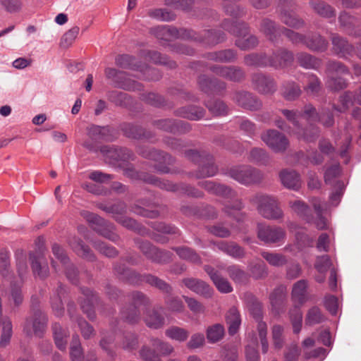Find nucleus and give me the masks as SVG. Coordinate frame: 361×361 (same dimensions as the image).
<instances>
[{
	"mask_svg": "<svg viewBox=\"0 0 361 361\" xmlns=\"http://www.w3.org/2000/svg\"><path fill=\"white\" fill-rule=\"evenodd\" d=\"M114 271L123 279H126L130 283L139 284L142 282H145L151 286L158 288L164 293L169 295L172 293L173 288L171 285L157 276L150 274L140 275L133 270L120 265H115Z\"/></svg>",
	"mask_w": 361,
	"mask_h": 361,
	"instance_id": "nucleus-1",
	"label": "nucleus"
},
{
	"mask_svg": "<svg viewBox=\"0 0 361 361\" xmlns=\"http://www.w3.org/2000/svg\"><path fill=\"white\" fill-rule=\"evenodd\" d=\"M250 201L256 205L258 213L263 218L274 221H279L283 218V212L275 197L257 193L250 197Z\"/></svg>",
	"mask_w": 361,
	"mask_h": 361,
	"instance_id": "nucleus-2",
	"label": "nucleus"
},
{
	"mask_svg": "<svg viewBox=\"0 0 361 361\" xmlns=\"http://www.w3.org/2000/svg\"><path fill=\"white\" fill-rule=\"evenodd\" d=\"M307 281L305 279L297 281L293 286L292 299L297 305L290 311V318L295 334H298L301 330L302 314L299 306L307 300Z\"/></svg>",
	"mask_w": 361,
	"mask_h": 361,
	"instance_id": "nucleus-3",
	"label": "nucleus"
},
{
	"mask_svg": "<svg viewBox=\"0 0 361 361\" xmlns=\"http://www.w3.org/2000/svg\"><path fill=\"white\" fill-rule=\"evenodd\" d=\"M223 27L237 36L235 45L242 50L255 48L258 44V39L252 35H247L248 27L244 23L226 20L223 23Z\"/></svg>",
	"mask_w": 361,
	"mask_h": 361,
	"instance_id": "nucleus-4",
	"label": "nucleus"
},
{
	"mask_svg": "<svg viewBox=\"0 0 361 361\" xmlns=\"http://www.w3.org/2000/svg\"><path fill=\"white\" fill-rule=\"evenodd\" d=\"M185 156L200 164V169L195 174L197 178L213 176L217 173L218 168L214 163L213 157L207 152L190 149L185 152Z\"/></svg>",
	"mask_w": 361,
	"mask_h": 361,
	"instance_id": "nucleus-5",
	"label": "nucleus"
},
{
	"mask_svg": "<svg viewBox=\"0 0 361 361\" xmlns=\"http://www.w3.org/2000/svg\"><path fill=\"white\" fill-rule=\"evenodd\" d=\"M81 215L92 224L93 230L100 235L114 243L119 240V235L115 232L113 224L88 211H82Z\"/></svg>",
	"mask_w": 361,
	"mask_h": 361,
	"instance_id": "nucleus-6",
	"label": "nucleus"
},
{
	"mask_svg": "<svg viewBox=\"0 0 361 361\" xmlns=\"http://www.w3.org/2000/svg\"><path fill=\"white\" fill-rule=\"evenodd\" d=\"M228 173L231 178L245 185L258 183L263 178L259 170L248 165L235 166Z\"/></svg>",
	"mask_w": 361,
	"mask_h": 361,
	"instance_id": "nucleus-7",
	"label": "nucleus"
},
{
	"mask_svg": "<svg viewBox=\"0 0 361 361\" xmlns=\"http://www.w3.org/2000/svg\"><path fill=\"white\" fill-rule=\"evenodd\" d=\"M138 153L143 157L157 162L155 169L161 173H170L169 165L174 163V159L169 154L152 148L140 147Z\"/></svg>",
	"mask_w": 361,
	"mask_h": 361,
	"instance_id": "nucleus-8",
	"label": "nucleus"
},
{
	"mask_svg": "<svg viewBox=\"0 0 361 361\" xmlns=\"http://www.w3.org/2000/svg\"><path fill=\"white\" fill-rule=\"evenodd\" d=\"M132 304L123 307L121 311V318L126 322L134 324L139 321L140 313L139 307L149 303L148 298L141 292H135L131 295Z\"/></svg>",
	"mask_w": 361,
	"mask_h": 361,
	"instance_id": "nucleus-9",
	"label": "nucleus"
},
{
	"mask_svg": "<svg viewBox=\"0 0 361 361\" xmlns=\"http://www.w3.org/2000/svg\"><path fill=\"white\" fill-rule=\"evenodd\" d=\"M257 238L265 243H283L286 237L285 230L277 226L258 224L257 226Z\"/></svg>",
	"mask_w": 361,
	"mask_h": 361,
	"instance_id": "nucleus-10",
	"label": "nucleus"
},
{
	"mask_svg": "<svg viewBox=\"0 0 361 361\" xmlns=\"http://www.w3.org/2000/svg\"><path fill=\"white\" fill-rule=\"evenodd\" d=\"M137 246L142 254L152 262L157 264H167L171 261L172 254L166 250H161L147 241H137Z\"/></svg>",
	"mask_w": 361,
	"mask_h": 361,
	"instance_id": "nucleus-11",
	"label": "nucleus"
},
{
	"mask_svg": "<svg viewBox=\"0 0 361 361\" xmlns=\"http://www.w3.org/2000/svg\"><path fill=\"white\" fill-rule=\"evenodd\" d=\"M124 175L131 178H135L137 176L136 171L132 168L126 169L124 170ZM138 177L146 183L167 191H176L178 188L176 184L166 180H161L152 174L142 173Z\"/></svg>",
	"mask_w": 361,
	"mask_h": 361,
	"instance_id": "nucleus-12",
	"label": "nucleus"
},
{
	"mask_svg": "<svg viewBox=\"0 0 361 361\" xmlns=\"http://www.w3.org/2000/svg\"><path fill=\"white\" fill-rule=\"evenodd\" d=\"M261 138L266 145L276 152H284L289 145L286 137L276 130H268L263 133Z\"/></svg>",
	"mask_w": 361,
	"mask_h": 361,
	"instance_id": "nucleus-13",
	"label": "nucleus"
},
{
	"mask_svg": "<svg viewBox=\"0 0 361 361\" xmlns=\"http://www.w3.org/2000/svg\"><path fill=\"white\" fill-rule=\"evenodd\" d=\"M232 100L239 106L250 111H258L262 106V102L253 94L246 91L233 93Z\"/></svg>",
	"mask_w": 361,
	"mask_h": 361,
	"instance_id": "nucleus-14",
	"label": "nucleus"
},
{
	"mask_svg": "<svg viewBox=\"0 0 361 361\" xmlns=\"http://www.w3.org/2000/svg\"><path fill=\"white\" fill-rule=\"evenodd\" d=\"M47 318L40 311H36L34 314L25 321L23 331L27 336L35 334L41 336L46 326Z\"/></svg>",
	"mask_w": 361,
	"mask_h": 361,
	"instance_id": "nucleus-15",
	"label": "nucleus"
},
{
	"mask_svg": "<svg viewBox=\"0 0 361 361\" xmlns=\"http://www.w3.org/2000/svg\"><path fill=\"white\" fill-rule=\"evenodd\" d=\"M100 151L105 161L111 164H114L118 161H128L133 157L131 151L124 147L104 146Z\"/></svg>",
	"mask_w": 361,
	"mask_h": 361,
	"instance_id": "nucleus-16",
	"label": "nucleus"
},
{
	"mask_svg": "<svg viewBox=\"0 0 361 361\" xmlns=\"http://www.w3.org/2000/svg\"><path fill=\"white\" fill-rule=\"evenodd\" d=\"M153 125L157 129L171 133H184L191 128L189 123L172 118L157 120L153 122Z\"/></svg>",
	"mask_w": 361,
	"mask_h": 361,
	"instance_id": "nucleus-17",
	"label": "nucleus"
},
{
	"mask_svg": "<svg viewBox=\"0 0 361 361\" xmlns=\"http://www.w3.org/2000/svg\"><path fill=\"white\" fill-rule=\"evenodd\" d=\"M185 32L188 37L209 45L216 44L225 40V35L221 31L204 30L201 34H197L192 30Z\"/></svg>",
	"mask_w": 361,
	"mask_h": 361,
	"instance_id": "nucleus-18",
	"label": "nucleus"
},
{
	"mask_svg": "<svg viewBox=\"0 0 361 361\" xmlns=\"http://www.w3.org/2000/svg\"><path fill=\"white\" fill-rule=\"evenodd\" d=\"M252 84L255 90L261 94H271L276 90L274 80L262 73H255L252 76Z\"/></svg>",
	"mask_w": 361,
	"mask_h": 361,
	"instance_id": "nucleus-19",
	"label": "nucleus"
},
{
	"mask_svg": "<svg viewBox=\"0 0 361 361\" xmlns=\"http://www.w3.org/2000/svg\"><path fill=\"white\" fill-rule=\"evenodd\" d=\"M210 70L216 75L233 82H239L245 77L244 71L238 66H213Z\"/></svg>",
	"mask_w": 361,
	"mask_h": 361,
	"instance_id": "nucleus-20",
	"label": "nucleus"
},
{
	"mask_svg": "<svg viewBox=\"0 0 361 361\" xmlns=\"http://www.w3.org/2000/svg\"><path fill=\"white\" fill-rule=\"evenodd\" d=\"M280 4L281 6V11L280 13L281 20L289 27H292L295 29H299L304 26L305 23L303 20L298 18L294 16L292 13L288 11L286 8L293 7L294 2L290 0H281Z\"/></svg>",
	"mask_w": 361,
	"mask_h": 361,
	"instance_id": "nucleus-21",
	"label": "nucleus"
},
{
	"mask_svg": "<svg viewBox=\"0 0 361 361\" xmlns=\"http://www.w3.org/2000/svg\"><path fill=\"white\" fill-rule=\"evenodd\" d=\"M182 283L190 290L203 297L210 298L212 295L213 289L200 279L185 278L182 280Z\"/></svg>",
	"mask_w": 361,
	"mask_h": 361,
	"instance_id": "nucleus-22",
	"label": "nucleus"
},
{
	"mask_svg": "<svg viewBox=\"0 0 361 361\" xmlns=\"http://www.w3.org/2000/svg\"><path fill=\"white\" fill-rule=\"evenodd\" d=\"M198 86L201 91L210 94H216L226 89V84L217 79H210L205 75L198 78Z\"/></svg>",
	"mask_w": 361,
	"mask_h": 361,
	"instance_id": "nucleus-23",
	"label": "nucleus"
},
{
	"mask_svg": "<svg viewBox=\"0 0 361 361\" xmlns=\"http://www.w3.org/2000/svg\"><path fill=\"white\" fill-rule=\"evenodd\" d=\"M341 27L349 35L361 36V27L360 28L358 20L346 12H342L338 17Z\"/></svg>",
	"mask_w": 361,
	"mask_h": 361,
	"instance_id": "nucleus-24",
	"label": "nucleus"
},
{
	"mask_svg": "<svg viewBox=\"0 0 361 361\" xmlns=\"http://www.w3.org/2000/svg\"><path fill=\"white\" fill-rule=\"evenodd\" d=\"M293 54L285 49H279L269 57V66L274 68L288 66L293 61Z\"/></svg>",
	"mask_w": 361,
	"mask_h": 361,
	"instance_id": "nucleus-25",
	"label": "nucleus"
},
{
	"mask_svg": "<svg viewBox=\"0 0 361 361\" xmlns=\"http://www.w3.org/2000/svg\"><path fill=\"white\" fill-rule=\"evenodd\" d=\"M204 271L208 274L219 291L223 293L232 292L233 288L231 284L227 279L222 277L218 271H216L210 266H205Z\"/></svg>",
	"mask_w": 361,
	"mask_h": 361,
	"instance_id": "nucleus-26",
	"label": "nucleus"
},
{
	"mask_svg": "<svg viewBox=\"0 0 361 361\" xmlns=\"http://www.w3.org/2000/svg\"><path fill=\"white\" fill-rule=\"evenodd\" d=\"M87 131V135L92 140L109 142L114 140L113 130L109 126L91 125Z\"/></svg>",
	"mask_w": 361,
	"mask_h": 361,
	"instance_id": "nucleus-27",
	"label": "nucleus"
},
{
	"mask_svg": "<svg viewBox=\"0 0 361 361\" xmlns=\"http://www.w3.org/2000/svg\"><path fill=\"white\" fill-rule=\"evenodd\" d=\"M259 30L270 41L276 42L281 34H283V27L276 25L274 21L264 18L260 23Z\"/></svg>",
	"mask_w": 361,
	"mask_h": 361,
	"instance_id": "nucleus-28",
	"label": "nucleus"
},
{
	"mask_svg": "<svg viewBox=\"0 0 361 361\" xmlns=\"http://www.w3.org/2000/svg\"><path fill=\"white\" fill-rule=\"evenodd\" d=\"M175 115L191 121H198L205 115V110L197 106H186L175 111Z\"/></svg>",
	"mask_w": 361,
	"mask_h": 361,
	"instance_id": "nucleus-29",
	"label": "nucleus"
},
{
	"mask_svg": "<svg viewBox=\"0 0 361 361\" xmlns=\"http://www.w3.org/2000/svg\"><path fill=\"white\" fill-rule=\"evenodd\" d=\"M332 50L340 57H346L353 51V47L348 42L336 34L332 35Z\"/></svg>",
	"mask_w": 361,
	"mask_h": 361,
	"instance_id": "nucleus-30",
	"label": "nucleus"
},
{
	"mask_svg": "<svg viewBox=\"0 0 361 361\" xmlns=\"http://www.w3.org/2000/svg\"><path fill=\"white\" fill-rule=\"evenodd\" d=\"M30 258L34 275L41 279L46 278L49 275V267L44 256L30 254Z\"/></svg>",
	"mask_w": 361,
	"mask_h": 361,
	"instance_id": "nucleus-31",
	"label": "nucleus"
},
{
	"mask_svg": "<svg viewBox=\"0 0 361 361\" xmlns=\"http://www.w3.org/2000/svg\"><path fill=\"white\" fill-rule=\"evenodd\" d=\"M199 185L209 192L224 197H233L235 195L234 191H233L229 187L224 185L216 184L209 180L201 181L199 183Z\"/></svg>",
	"mask_w": 361,
	"mask_h": 361,
	"instance_id": "nucleus-32",
	"label": "nucleus"
},
{
	"mask_svg": "<svg viewBox=\"0 0 361 361\" xmlns=\"http://www.w3.org/2000/svg\"><path fill=\"white\" fill-rule=\"evenodd\" d=\"M121 130L126 137L133 139L145 138L150 140L154 136L151 132L146 131L142 128L131 123L123 124Z\"/></svg>",
	"mask_w": 361,
	"mask_h": 361,
	"instance_id": "nucleus-33",
	"label": "nucleus"
},
{
	"mask_svg": "<svg viewBox=\"0 0 361 361\" xmlns=\"http://www.w3.org/2000/svg\"><path fill=\"white\" fill-rule=\"evenodd\" d=\"M68 243L77 255L89 261H93L95 258L88 246L76 236H71L68 239Z\"/></svg>",
	"mask_w": 361,
	"mask_h": 361,
	"instance_id": "nucleus-34",
	"label": "nucleus"
},
{
	"mask_svg": "<svg viewBox=\"0 0 361 361\" xmlns=\"http://www.w3.org/2000/svg\"><path fill=\"white\" fill-rule=\"evenodd\" d=\"M279 177L281 183L288 189L298 190L300 187V176L294 171L283 170Z\"/></svg>",
	"mask_w": 361,
	"mask_h": 361,
	"instance_id": "nucleus-35",
	"label": "nucleus"
},
{
	"mask_svg": "<svg viewBox=\"0 0 361 361\" xmlns=\"http://www.w3.org/2000/svg\"><path fill=\"white\" fill-rule=\"evenodd\" d=\"M144 321L149 328L153 329L162 328L165 323V319L163 315L155 309L146 312L144 316Z\"/></svg>",
	"mask_w": 361,
	"mask_h": 361,
	"instance_id": "nucleus-36",
	"label": "nucleus"
},
{
	"mask_svg": "<svg viewBox=\"0 0 361 361\" xmlns=\"http://www.w3.org/2000/svg\"><path fill=\"white\" fill-rule=\"evenodd\" d=\"M244 300L250 314L258 321V323L262 322L260 320L262 314L261 303L251 293H245Z\"/></svg>",
	"mask_w": 361,
	"mask_h": 361,
	"instance_id": "nucleus-37",
	"label": "nucleus"
},
{
	"mask_svg": "<svg viewBox=\"0 0 361 361\" xmlns=\"http://www.w3.org/2000/svg\"><path fill=\"white\" fill-rule=\"evenodd\" d=\"M304 44L310 50L315 51H324L328 47V42L319 34L307 37Z\"/></svg>",
	"mask_w": 361,
	"mask_h": 361,
	"instance_id": "nucleus-38",
	"label": "nucleus"
},
{
	"mask_svg": "<svg viewBox=\"0 0 361 361\" xmlns=\"http://www.w3.org/2000/svg\"><path fill=\"white\" fill-rule=\"evenodd\" d=\"M226 321L228 325L229 334H236L241 324L240 315L236 307L229 309L226 314Z\"/></svg>",
	"mask_w": 361,
	"mask_h": 361,
	"instance_id": "nucleus-39",
	"label": "nucleus"
},
{
	"mask_svg": "<svg viewBox=\"0 0 361 361\" xmlns=\"http://www.w3.org/2000/svg\"><path fill=\"white\" fill-rule=\"evenodd\" d=\"M82 294L85 297V299L81 302V308L83 312L87 314V317L90 319L93 320L95 318L93 303L94 300H96V298L93 292L89 288L82 289Z\"/></svg>",
	"mask_w": 361,
	"mask_h": 361,
	"instance_id": "nucleus-40",
	"label": "nucleus"
},
{
	"mask_svg": "<svg viewBox=\"0 0 361 361\" xmlns=\"http://www.w3.org/2000/svg\"><path fill=\"white\" fill-rule=\"evenodd\" d=\"M207 59L221 63L234 62L237 59V54L233 49H225L219 51L209 53Z\"/></svg>",
	"mask_w": 361,
	"mask_h": 361,
	"instance_id": "nucleus-41",
	"label": "nucleus"
},
{
	"mask_svg": "<svg viewBox=\"0 0 361 361\" xmlns=\"http://www.w3.org/2000/svg\"><path fill=\"white\" fill-rule=\"evenodd\" d=\"M150 32L157 39L165 41H170L172 38L176 37L178 35V32L176 28L167 25L157 26L152 28Z\"/></svg>",
	"mask_w": 361,
	"mask_h": 361,
	"instance_id": "nucleus-42",
	"label": "nucleus"
},
{
	"mask_svg": "<svg viewBox=\"0 0 361 361\" xmlns=\"http://www.w3.org/2000/svg\"><path fill=\"white\" fill-rule=\"evenodd\" d=\"M302 82L304 84V90L308 94L315 95L321 90V82L315 75L305 74L303 76Z\"/></svg>",
	"mask_w": 361,
	"mask_h": 361,
	"instance_id": "nucleus-43",
	"label": "nucleus"
},
{
	"mask_svg": "<svg viewBox=\"0 0 361 361\" xmlns=\"http://www.w3.org/2000/svg\"><path fill=\"white\" fill-rule=\"evenodd\" d=\"M65 292L64 287L60 283L56 293L51 298V305L55 315L57 317L62 316L64 312L61 297L63 296Z\"/></svg>",
	"mask_w": 361,
	"mask_h": 361,
	"instance_id": "nucleus-44",
	"label": "nucleus"
},
{
	"mask_svg": "<svg viewBox=\"0 0 361 361\" xmlns=\"http://www.w3.org/2000/svg\"><path fill=\"white\" fill-rule=\"evenodd\" d=\"M52 330L56 345L61 350H65L68 336L67 329H63L59 324L55 323L52 326Z\"/></svg>",
	"mask_w": 361,
	"mask_h": 361,
	"instance_id": "nucleus-45",
	"label": "nucleus"
},
{
	"mask_svg": "<svg viewBox=\"0 0 361 361\" xmlns=\"http://www.w3.org/2000/svg\"><path fill=\"white\" fill-rule=\"evenodd\" d=\"M288 204L291 210L298 216L302 218L307 222L311 220L310 207L305 202L300 200H295L293 201H289Z\"/></svg>",
	"mask_w": 361,
	"mask_h": 361,
	"instance_id": "nucleus-46",
	"label": "nucleus"
},
{
	"mask_svg": "<svg viewBox=\"0 0 361 361\" xmlns=\"http://www.w3.org/2000/svg\"><path fill=\"white\" fill-rule=\"evenodd\" d=\"M244 63L247 66L264 67L269 66V58L262 53H252L245 56Z\"/></svg>",
	"mask_w": 361,
	"mask_h": 361,
	"instance_id": "nucleus-47",
	"label": "nucleus"
},
{
	"mask_svg": "<svg viewBox=\"0 0 361 361\" xmlns=\"http://www.w3.org/2000/svg\"><path fill=\"white\" fill-rule=\"evenodd\" d=\"M310 4L315 13L324 18L334 17L336 15L335 10L321 0H312Z\"/></svg>",
	"mask_w": 361,
	"mask_h": 361,
	"instance_id": "nucleus-48",
	"label": "nucleus"
},
{
	"mask_svg": "<svg viewBox=\"0 0 361 361\" xmlns=\"http://www.w3.org/2000/svg\"><path fill=\"white\" fill-rule=\"evenodd\" d=\"M311 202L317 214V219L315 221L317 228L319 230L327 228L326 220L324 216H322V212L326 205L317 197L312 198Z\"/></svg>",
	"mask_w": 361,
	"mask_h": 361,
	"instance_id": "nucleus-49",
	"label": "nucleus"
},
{
	"mask_svg": "<svg viewBox=\"0 0 361 361\" xmlns=\"http://www.w3.org/2000/svg\"><path fill=\"white\" fill-rule=\"evenodd\" d=\"M261 255L271 266L273 267H283L288 261L286 257L281 253L263 251L261 252Z\"/></svg>",
	"mask_w": 361,
	"mask_h": 361,
	"instance_id": "nucleus-50",
	"label": "nucleus"
},
{
	"mask_svg": "<svg viewBox=\"0 0 361 361\" xmlns=\"http://www.w3.org/2000/svg\"><path fill=\"white\" fill-rule=\"evenodd\" d=\"M224 327L220 324L209 326L206 330L207 339L210 343L220 341L224 338Z\"/></svg>",
	"mask_w": 361,
	"mask_h": 361,
	"instance_id": "nucleus-51",
	"label": "nucleus"
},
{
	"mask_svg": "<svg viewBox=\"0 0 361 361\" xmlns=\"http://www.w3.org/2000/svg\"><path fill=\"white\" fill-rule=\"evenodd\" d=\"M152 345L156 348L160 355V358L162 357L169 356L174 352L173 346L169 342L164 341L157 338L151 339Z\"/></svg>",
	"mask_w": 361,
	"mask_h": 361,
	"instance_id": "nucleus-52",
	"label": "nucleus"
},
{
	"mask_svg": "<svg viewBox=\"0 0 361 361\" xmlns=\"http://www.w3.org/2000/svg\"><path fill=\"white\" fill-rule=\"evenodd\" d=\"M177 255L183 259L191 262L195 264H200V256L191 248L188 247H177L172 248Z\"/></svg>",
	"mask_w": 361,
	"mask_h": 361,
	"instance_id": "nucleus-53",
	"label": "nucleus"
},
{
	"mask_svg": "<svg viewBox=\"0 0 361 361\" xmlns=\"http://www.w3.org/2000/svg\"><path fill=\"white\" fill-rule=\"evenodd\" d=\"M296 59L300 66L307 69H316L319 66V61L307 53H299Z\"/></svg>",
	"mask_w": 361,
	"mask_h": 361,
	"instance_id": "nucleus-54",
	"label": "nucleus"
},
{
	"mask_svg": "<svg viewBox=\"0 0 361 361\" xmlns=\"http://www.w3.org/2000/svg\"><path fill=\"white\" fill-rule=\"evenodd\" d=\"M165 335L172 340L178 342H184L189 336V331L185 329L176 326H172L166 329Z\"/></svg>",
	"mask_w": 361,
	"mask_h": 361,
	"instance_id": "nucleus-55",
	"label": "nucleus"
},
{
	"mask_svg": "<svg viewBox=\"0 0 361 361\" xmlns=\"http://www.w3.org/2000/svg\"><path fill=\"white\" fill-rule=\"evenodd\" d=\"M147 16L159 21H171L176 18L175 14L166 8L149 9Z\"/></svg>",
	"mask_w": 361,
	"mask_h": 361,
	"instance_id": "nucleus-56",
	"label": "nucleus"
},
{
	"mask_svg": "<svg viewBox=\"0 0 361 361\" xmlns=\"http://www.w3.org/2000/svg\"><path fill=\"white\" fill-rule=\"evenodd\" d=\"M70 356L72 361H84L85 355L78 336H73L70 346Z\"/></svg>",
	"mask_w": 361,
	"mask_h": 361,
	"instance_id": "nucleus-57",
	"label": "nucleus"
},
{
	"mask_svg": "<svg viewBox=\"0 0 361 361\" xmlns=\"http://www.w3.org/2000/svg\"><path fill=\"white\" fill-rule=\"evenodd\" d=\"M229 277L238 283H244L247 280V274L238 265H231L226 268Z\"/></svg>",
	"mask_w": 361,
	"mask_h": 361,
	"instance_id": "nucleus-58",
	"label": "nucleus"
},
{
	"mask_svg": "<svg viewBox=\"0 0 361 361\" xmlns=\"http://www.w3.org/2000/svg\"><path fill=\"white\" fill-rule=\"evenodd\" d=\"M205 105L214 116H224L228 111V106L221 100L212 99L206 102Z\"/></svg>",
	"mask_w": 361,
	"mask_h": 361,
	"instance_id": "nucleus-59",
	"label": "nucleus"
},
{
	"mask_svg": "<svg viewBox=\"0 0 361 361\" xmlns=\"http://www.w3.org/2000/svg\"><path fill=\"white\" fill-rule=\"evenodd\" d=\"M249 160L259 165H267L269 161V157L264 149L253 148L250 152Z\"/></svg>",
	"mask_w": 361,
	"mask_h": 361,
	"instance_id": "nucleus-60",
	"label": "nucleus"
},
{
	"mask_svg": "<svg viewBox=\"0 0 361 361\" xmlns=\"http://www.w3.org/2000/svg\"><path fill=\"white\" fill-rule=\"evenodd\" d=\"M301 94L300 87L295 82H287L283 85L282 95L289 101L295 100Z\"/></svg>",
	"mask_w": 361,
	"mask_h": 361,
	"instance_id": "nucleus-61",
	"label": "nucleus"
},
{
	"mask_svg": "<svg viewBox=\"0 0 361 361\" xmlns=\"http://www.w3.org/2000/svg\"><path fill=\"white\" fill-rule=\"evenodd\" d=\"M98 207L106 213L112 214L113 217L115 219V216H123V214L126 212L127 207L126 204L123 202H119L112 205H105L104 204H99Z\"/></svg>",
	"mask_w": 361,
	"mask_h": 361,
	"instance_id": "nucleus-62",
	"label": "nucleus"
},
{
	"mask_svg": "<svg viewBox=\"0 0 361 361\" xmlns=\"http://www.w3.org/2000/svg\"><path fill=\"white\" fill-rule=\"evenodd\" d=\"M295 133L299 139H303L307 142H313L318 137L319 130L318 127L311 124L305 130L302 132L299 129Z\"/></svg>",
	"mask_w": 361,
	"mask_h": 361,
	"instance_id": "nucleus-63",
	"label": "nucleus"
},
{
	"mask_svg": "<svg viewBox=\"0 0 361 361\" xmlns=\"http://www.w3.org/2000/svg\"><path fill=\"white\" fill-rule=\"evenodd\" d=\"M139 354L143 361H161L160 355L154 348L143 345L140 350Z\"/></svg>",
	"mask_w": 361,
	"mask_h": 361,
	"instance_id": "nucleus-64",
	"label": "nucleus"
}]
</instances>
